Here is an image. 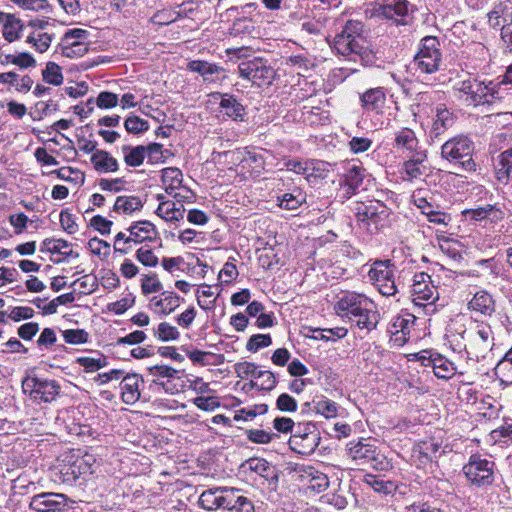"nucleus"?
<instances>
[{"label": "nucleus", "instance_id": "obj_16", "mask_svg": "<svg viewBox=\"0 0 512 512\" xmlns=\"http://www.w3.org/2000/svg\"><path fill=\"white\" fill-rule=\"evenodd\" d=\"M377 11L380 16L396 25H406L413 12V5L408 0H388Z\"/></svg>", "mask_w": 512, "mask_h": 512}, {"label": "nucleus", "instance_id": "obj_4", "mask_svg": "<svg viewBox=\"0 0 512 512\" xmlns=\"http://www.w3.org/2000/svg\"><path fill=\"white\" fill-rule=\"evenodd\" d=\"M199 505L208 511L226 509L231 512H254L253 501L242 490L234 487H217L205 490L199 497Z\"/></svg>", "mask_w": 512, "mask_h": 512}, {"label": "nucleus", "instance_id": "obj_58", "mask_svg": "<svg viewBox=\"0 0 512 512\" xmlns=\"http://www.w3.org/2000/svg\"><path fill=\"white\" fill-rule=\"evenodd\" d=\"M246 463H247L248 468L251 471L257 473L258 475H260L264 478L270 477V473L272 472V467L265 459L251 458Z\"/></svg>", "mask_w": 512, "mask_h": 512}, {"label": "nucleus", "instance_id": "obj_18", "mask_svg": "<svg viewBox=\"0 0 512 512\" xmlns=\"http://www.w3.org/2000/svg\"><path fill=\"white\" fill-rule=\"evenodd\" d=\"M180 300V296L175 292L164 291L160 296L150 299L149 307L157 314L169 315L179 307Z\"/></svg>", "mask_w": 512, "mask_h": 512}, {"label": "nucleus", "instance_id": "obj_63", "mask_svg": "<svg viewBox=\"0 0 512 512\" xmlns=\"http://www.w3.org/2000/svg\"><path fill=\"white\" fill-rule=\"evenodd\" d=\"M372 144V140L368 137H352L348 146L352 153L359 154L368 151Z\"/></svg>", "mask_w": 512, "mask_h": 512}, {"label": "nucleus", "instance_id": "obj_7", "mask_svg": "<svg viewBox=\"0 0 512 512\" xmlns=\"http://www.w3.org/2000/svg\"><path fill=\"white\" fill-rule=\"evenodd\" d=\"M495 463L492 460L474 454L469 457L463 466V473L467 481L476 487H487L493 484L495 479Z\"/></svg>", "mask_w": 512, "mask_h": 512}, {"label": "nucleus", "instance_id": "obj_44", "mask_svg": "<svg viewBox=\"0 0 512 512\" xmlns=\"http://www.w3.org/2000/svg\"><path fill=\"white\" fill-rule=\"evenodd\" d=\"M308 487L316 493H321L329 487V479L326 474L310 469L307 474Z\"/></svg>", "mask_w": 512, "mask_h": 512}, {"label": "nucleus", "instance_id": "obj_12", "mask_svg": "<svg viewBox=\"0 0 512 512\" xmlns=\"http://www.w3.org/2000/svg\"><path fill=\"white\" fill-rule=\"evenodd\" d=\"M23 392L34 401L51 402L60 392V385L55 380L27 376L22 381Z\"/></svg>", "mask_w": 512, "mask_h": 512}, {"label": "nucleus", "instance_id": "obj_46", "mask_svg": "<svg viewBox=\"0 0 512 512\" xmlns=\"http://www.w3.org/2000/svg\"><path fill=\"white\" fill-rule=\"evenodd\" d=\"M23 29V25L19 19L14 15L8 17V20L3 25V37L8 42H13L20 37V31Z\"/></svg>", "mask_w": 512, "mask_h": 512}, {"label": "nucleus", "instance_id": "obj_43", "mask_svg": "<svg viewBox=\"0 0 512 512\" xmlns=\"http://www.w3.org/2000/svg\"><path fill=\"white\" fill-rule=\"evenodd\" d=\"M279 206L287 210H296L305 201L302 192L294 190L292 193H284L277 197Z\"/></svg>", "mask_w": 512, "mask_h": 512}, {"label": "nucleus", "instance_id": "obj_32", "mask_svg": "<svg viewBox=\"0 0 512 512\" xmlns=\"http://www.w3.org/2000/svg\"><path fill=\"white\" fill-rule=\"evenodd\" d=\"M143 208V201L135 195L118 196L115 200L113 211L119 214H132Z\"/></svg>", "mask_w": 512, "mask_h": 512}, {"label": "nucleus", "instance_id": "obj_52", "mask_svg": "<svg viewBox=\"0 0 512 512\" xmlns=\"http://www.w3.org/2000/svg\"><path fill=\"white\" fill-rule=\"evenodd\" d=\"M163 285L155 274H144L141 278V290L144 295L162 291Z\"/></svg>", "mask_w": 512, "mask_h": 512}, {"label": "nucleus", "instance_id": "obj_10", "mask_svg": "<svg viewBox=\"0 0 512 512\" xmlns=\"http://www.w3.org/2000/svg\"><path fill=\"white\" fill-rule=\"evenodd\" d=\"M439 46L436 37L426 36L421 40L420 49L414 57V65L419 72L432 74L439 70L442 60Z\"/></svg>", "mask_w": 512, "mask_h": 512}, {"label": "nucleus", "instance_id": "obj_22", "mask_svg": "<svg viewBox=\"0 0 512 512\" xmlns=\"http://www.w3.org/2000/svg\"><path fill=\"white\" fill-rule=\"evenodd\" d=\"M320 437L317 431H311L304 438L300 435H291L289 446L295 452L302 455H309L315 451L319 445Z\"/></svg>", "mask_w": 512, "mask_h": 512}, {"label": "nucleus", "instance_id": "obj_47", "mask_svg": "<svg viewBox=\"0 0 512 512\" xmlns=\"http://www.w3.org/2000/svg\"><path fill=\"white\" fill-rule=\"evenodd\" d=\"M252 385L259 387L261 390L270 391L276 387L277 378L271 371L259 370L255 381H252Z\"/></svg>", "mask_w": 512, "mask_h": 512}, {"label": "nucleus", "instance_id": "obj_37", "mask_svg": "<svg viewBox=\"0 0 512 512\" xmlns=\"http://www.w3.org/2000/svg\"><path fill=\"white\" fill-rule=\"evenodd\" d=\"M88 32L83 29H72L66 32L65 41L70 44V49L72 53H78L79 55H83L87 51V47L85 43L81 42V39L86 38Z\"/></svg>", "mask_w": 512, "mask_h": 512}, {"label": "nucleus", "instance_id": "obj_61", "mask_svg": "<svg viewBox=\"0 0 512 512\" xmlns=\"http://www.w3.org/2000/svg\"><path fill=\"white\" fill-rule=\"evenodd\" d=\"M235 259L230 257L219 272V278L224 283H231L238 276Z\"/></svg>", "mask_w": 512, "mask_h": 512}, {"label": "nucleus", "instance_id": "obj_5", "mask_svg": "<svg viewBox=\"0 0 512 512\" xmlns=\"http://www.w3.org/2000/svg\"><path fill=\"white\" fill-rule=\"evenodd\" d=\"M497 93L498 90L493 82L484 84L475 78L459 81L453 86L454 97L467 106L476 107L484 104L488 95L495 97Z\"/></svg>", "mask_w": 512, "mask_h": 512}, {"label": "nucleus", "instance_id": "obj_20", "mask_svg": "<svg viewBox=\"0 0 512 512\" xmlns=\"http://www.w3.org/2000/svg\"><path fill=\"white\" fill-rule=\"evenodd\" d=\"M426 366L432 367L434 375L439 379H451L456 373L455 364L439 353H431Z\"/></svg>", "mask_w": 512, "mask_h": 512}, {"label": "nucleus", "instance_id": "obj_27", "mask_svg": "<svg viewBox=\"0 0 512 512\" xmlns=\"http://www.w3.org/2000/svg\"><path fill=\"white\" fill-rule=\"evenodd\" d=\"M41 251L49 252L51 254H59L63 256L64 259L68 257H79V253L73 251L72 244L64 239H45L42 242Z\"/></svg>", "mask_w": 512, "mask_h": 512}, {"label": "nucleus", "instance_id": "obj_60", "mask_svg": "<svg viewBox=\"0 0 512 512\" xmlns=\"http://www.w3.org/2000/svg\"><path fill=\"white\" fill-rule=\"evenodd\" d=\"M237 377L241 379L253 378L255 380L258 374V367L252 362H240L234 366Z\"/></svg>", "mask_w": 512, "mask_h": 512}, {"label": "nucleus", "instance_id": "obj_9", "mask_svg": "<svg viewBox=\"0 0 512 512\" xmlns=\"http://www.w3.org/2000/svg\"><path fill=\"white\" fill-rule=\"evenodd\" d=\"M347 456L356 464L368 465L375 470H383L386 465L385 457L365 439L350 441L347 444Z\"/></svg>", "mask_w": 512, "mask_h": 512}, {"label": "nucleus", "instance_id": "obj_1", "mask_svg": "<svg viewBox=\"0 0 512 512\" xmlns=\"http://www.w3.org/2000/svg\"><path fill=\"white\" fill-rule=\"evenodd\" d=\"M450 346L454 352H465L471 360L485 358L494 345L492 329L483 322H472L468 327L459 326L450 335Z\"/></svg>", "mask_w": 512, "mask_h": 512}, {"label": "nucleus", "instance_id": "obj_51", "mask_svg": "<svg viewBox=\"0 0 512 512\" xmlns=\"http://www.w3.org/2000/svg\"><path fill=\"white\" fill-rule=\"evenodd\" d=\"M12 2L23 10L44 13L51 10L48 0H12Z\"/></svg>", "mask_w": 512, "mask_h": 512}, {"label": "nucleus", "instance_id": "obj_6", "mask_svg": "<svg viewBox=\"0 0 512 512\" xmlns=\"http://www.w3.org/2000/svg\"><path fill=\"white\" fill-rule=\"evenodd\" d=\"M410 294L414 305L422 307L425 314L435 311L434 303L438 299V291L430 275L424 272L414 274Z\"/></svg>", "mask_w": 512, "mask_h": 512}, {"label": "nucleus", "instance_id": "obj_14", "mask_svg": "<svg viewBox=\"0 0 512 512\" xmlns=\"http://www.w3.org/2000/svg\"><path fill=\"white\" fill-rule=\"evenodd\" d=\"M68 501L65 494L42 492L31 497L29 509L35 512H63L67 509Z\"/></svg>", "mask_w": 512, "mask_h": 512}, {"label": "nucleus", "instance_id": "obj_31", "mask_svg": "<svg viewBox=\"0 0 512 512\" xmlns=\"http://www.w3.org/2000/svg\"><path fill=\"white\" fill-rule=\"evenodd\" d=\"M512 173V147L499 155L495 166V175L501 184H508Z\"/></svg>", "mask_w": 512, "mask_h": 512}, {"label": "nucleus", "instance_id": "obj_59", "mask_svg": "<svg viewBox=\"0 0 512 512\" xmlns=\"http://www.w3.org/2000/svg\"><path fill=\"white\" fill-rule=\"evenodd\" d=\"M62 335L68 344L79 345L88 341V333L83 329H67Z\"/></svg>", "mask_w": 512, "mask_h": 512}, {"label": "nucleus", "instance_id": "obj_35", "mask_svg": "<svg viewBox=\"0 0 512 512\" xmlns=\"http://www.w3.org/2000/svg\"><path fill=\"white\" fill-rule=\"evenodd\" d=\"M329 173V163L318 160H310L307 161V167L304 177L309 183H317L319 180L327 178Z\"/></svg>", "mask_w": 512, "mask_h": 512}, {"label": "nucleus", "instance_id": "obj_55", "mask_svg": "<svg viewBox=\"0 0 512 512\" xmlns=\"http://www.w3.org/2000/svg\"><path fill=\"white\" fill-rule=\"evenodd\" d=\"M136 259L146 267H156L158 264V257L147 245L141 246L136 251Z\"/></svg>", "mask_w": 512, "mask_h": 512}, {"label": "nucleus", "instance_id": "obj_21", "mask_svg": "<svg viewBox=\"0 0 512 512\" xmlns=\"http://www.w3.org/2000/svg\"><path fill=\"white\" fill-rule=\"evenodd\" d=\"M127 231L129 232L128 240H132L135 244L152 241L158 234L155 225L147 220L133 223Z\"/></svg>", "mask_w": 512, "mask_h": 512}, {"label": "nucleus", "instance_id": "obj_54", "mask_svg": "<svg viewBox=\"0 0 512 512\" xmlns=\"http://www.w3.org/2000/svg\"><path fill=\"white\" fill-rule=\"evenodd\" d=\"M315 333V339L336 341L337 339L344 338L347 335L348 330L345 327H336L331 329H319L316 330Z\"/></svg>", "mask_w": 512, "mask_h": 512}, {"label": "nucleus", "instance_id": "obj_49", "mask_svg": "<svg viewBox=\"0 0 512 512\" xmlns=\"http://www.w3.org/2000/svg\"><path fill=\"white\" fill-rule=\"evenodd\" d=\"M364 482L370 486L375 492L382 494H391L395 486L391 481H384L383 479L378 478L374 475H365Z\"/></svg>", "mask_w": 512, "mask_h": 512}, {"label": "nucleus", "instance_id": "obj_57", "mask_svg": "<svg viewBox=\"0 0 512 512\" xmlns=\"http://www.w3.org/2000/svg\"><path fill=\"white\" fill-rule=\"evenodd\" d=\"M226 78L225 69L213 63L208 68L207 74L203 75L204 82L216 85H220Z\"/></svg>", "mask_w": 512, "mask_h": 512}, {"label": "nucleus", "instance_id": "obj_3", "mask_svg": "<svg viewBox=\"0 0 512 512\" xmlns=\"http://www.w3.org/2000/svg\"><path fill=\"white\" fill-rule=\"evenodd\" d=\"M363 28L362 22L349 20L341 33L335 36L332 47L337 53L348 56L353 61L368 63L372 58V52L363 35Z\"/></svg>", "mask_w": 512, "mask_h": 512}, {"label": "nucleus", "instance_id": "obj_17", "mask_svg": "<svg viewBox=\"0 0 512 512\" xmlns=\"http://www.w3.org/2000/svg\"><path fill=\"white\" fill-rule=\"evenodd\" d=\"M144 385V379L137 373L123 375L120 388L121 399L127 405H134L141 398V387Z\"/></svg>", "mask_w": 512, "mask_h": 512}, {"label": "nucleus", "instance_id": "obj_8", "mask_svg": "<svg viewBox=\"0 0 512 512\" xmlns=\"http://www.w3.org/2000/svg\"><path fill=\"white\" fill-rule=\"evenodd\" d=\"M473 143L464 136L455 137L446 141L441 147L443 158L454 162L464 170L471 171L475 168L472 160Z\"/></svg>", "mask_w": 512, "mask_h": 512}, {"label": "nucleus", "instance_id": "obj_56", "mask_svg": "<svg viewBox=\"0 0 512 512\" xmlns=\"http://www.w3.org/2000/svg\"><path fill=\"white\" fill-rule=\"evenodd\" d=\"M124 127L128 133L139 134L147 131L149 124L138 116H129L124 122Z\"/></svg>", "mask_w": 512, "mask_h": 512}, {"label": "nucleus", "instance_id": "obj_40", "mask_svg": "<svg viewBox=\"0 0 512 512\" xmlns=\"http://www.w3.org/2000/svg\"><path fill=\"white\" fill-rule=\"evenodd\" d=\"M122 151L124 152V161L128 166L138 167L144 162L146 156L145 146L139 145L133 148L123 146Z\"/></svg>", "mask_w": 512, "mask_h": 512}, {"label": "nucleus", "instance_id": "obj_38", "mask_svg": "<svg viewBox=\"0 0 512 512\" xmlns=\"http://www.w3.org/2000/svg\"><path fill=\"white\" fill-rule=\"evenodd\" d=\"M339 405L333 400L322 397L314 402V411L326 419L338 416Z\"/></svg>", "mask_w": 512, "mask_h": 512}, {"label": "nucleus", "instance_id": "obj_2", "mask_svg": "<svg viewBox=\"0 0 512 512\" xmlns=\"http://www.w3.org/2000/svg\"><path fill=\"white\" fill-rule=\"evenodd\" d=\"M334 309L338 316L347 319L359 329L371 331L379 322L374 302L364 294L344 292L339 296Z\"/></svg>", "mask_w": 512, "mask_h": 512}, {"label": "nucleus", "instance_id": "obj_42", "mask_svg": "<svg viewBox=\"0 0 512 512\" xmlns=\"http://www.w3.org/2000/svg\"><path fill=\"white\" fill-rule=\"evenodd\" d=\"M363 178V169L359 166L353 165L344 174L343 185L348 188L349 192H354L362 184Z\"/></svg>", "mask_w": 512, "mask_h": 512}, {"label": "nucleus", "instance_id": "obj_25", "mask_svg": "<svg viewBox=\"0 0 512 512\" xmlns=\"http://www.w3.org/2000/svg\"><path fill=\"white\" fill-rule=\"evenodd\" d=\"M220 96V109L228 117L236 121H242L245 116L244 106L233 95L215 93Z\"/></svg>", "mask_w": 512, "mask_h": 512}, {"label": "nucleus", "instance_id": "obj_62", "mask_svg": "<svg viewBox=\"0 0 512 512\" xmlns=\"http://www.w3.org/2000/svg\"><path fill=\"white\" fill-rule=\"evenodd\" d=\"M357 218L358 221L366 223L367 226H370L371 224L376 225L378 218L376 207L370 205L359 208L357 212Z\"/></svg>", "mask_w": 512, "mask_h": 512}, {"label": "nucleus", "instance_id": "obj_39", "mask_svg": "<svg viewBox=\"0 0 512 512\" xmlns=\"http://www.w3.org/2000/svg\"><path fill=\"white\" fill-rule=\"evenodd\" d=\"M495 373L502 383L512 384V347L497 364Z\"/></svg>", "mask_w": 512, "mask_h": 512}, {"label": "nucleus", "instance_id": "obj_34", "mask_svg": "<svg viewBox=\"0 0 512 512\" xmlns=\"http://www.w3.org/2000/svg\"><path fill=\"white\" fill-rule=\"evenodd\" d=\"M162 183L165 189V192L169 194H173L174 191L181 189L183 182V174L182 171L176 167H167L162 170Z\"/></svg>", "mask_w": 512, "mask_h": 512}, {"label": "nucleus", "instance_id": "obj_13", "mask_svg": "<svg viewBox=\"0 0 512 512\" xmlns=\"http://www.w3.org/2000/svg\"><path fill=\"white\" fill-rule=\"evenodd\" d=\"M238 70L243 79L259 87L270 85L275 77V70L261 58L240 63Z\"/></svg>", "mask_w": 512, "mask_h": 512}, {"label": "nucleus", "instance_id": "obj_64", "mask_svg": "<svg viewBox=\"0 0 512 512\" xmlns=\"http://www.w3.org/2000/svg\"><path fill=\"white\" fill-rule=\"evenodd\" d=\"M491 438L495 442L509 444L512 443V424L501 426L491 432Z\"/></svg>", "mask_w": 512, "mask_h": 512}, {"label": "nucleus", "instance_id": "obj_50", "mask_svg": "<svg viewBox=\"0 0 512 512\" xmlns=\"http://www.w3.org/2000/svg\"><path fill=\"white\" fill-rule=\"evenodd\" d=\"M52 41L51 35L46 32H35L27 37L26 42L31 44L36 51L43 53L48 50Z\"/></svg>", "mask_w": 512, "mask_h": 512}, {"label": "nucleus", "instance_id": "obj_41", "mask_svg": "<svg viewBox=\"0 0 512 512\" xmlns=\"http://www.w3.org/2000/svg\"><path fill=\"white\" fill-rule=\"evenodd\" d=\"M153 336L162 342L175 341L179 339L180 332L177 327L168 322H161L153 329Z\"/></svg>", "mask_w": 512, "mask_h": 512}, {"label": "nucleus", "instance_id": "obj_33", "mask_svg": "<svg viewBox=\"0 0 512 512\" xmlns=\"http://www.w3.org/2000/svg\"><path fill=\"white\" fill-rule=\"evenodd\" d=\"M488 24L493 29H501L507 24L508 19H512V9L507 5L499 3L487 14Z\"/></svg>", "mask_w": 512, "mask_h": 512}, {"label": "nucleus", "instance_id": "obj_28", "mask_svg": "<svg viewBox=\"0 0 512 512\" xmlns=\"http://www.w3.org/2000/svg\"><path fill=\"white\" fill-rule=\"evenodd\" d=\"M468 307L472 311L490 316L495 311V301L488 292L478 291L470 300Z\"/></svg>", "mask_w": 512, "mask_h": 512}, {"label": "nucleus", "instance_id": "obj_53", "mask_svg": "<svg viewBox=\"0 0 512 512\" xmlns=\"http://www.w3.org/2000/svg\"><path fill=\"white\" fill-rule=\"evenodd\" d=\"M271 344L272 338L269 334H255L248 339L246 349L255 353L262 348L270 346Z\"/></svg>", "mask_w": 512, "mask_h": 512}, {"label": "nucleus", "instance_id": "obj_36", "mask_svg": "<svg viewBox=\"0 0 512 512\" xmlns=\"http://www.w3.org/2000/svg\"><path fill=\"white\" fill-rule=\"evenodd\" d=\"M454 123L452 113L442 105L436 108V117L432 125V132L435 136L443 134Z\"/></svg>", "mask_w": 512, "mask_h": 512}, {"label": "nucleus", "instance_id": "obj_23", "mask_svg": "<svg viewBox=\"0 0 512 512\" xmlns=\"http://www.w3.org/2000/svg\"><path fill=\"white\" fill-rule=\"evenodd\" d=\"M426 158L425 152H416V155L405 161L402 167L403 179L407 181L419 179L424 174L425 166H423V162Z\"/></svg>", "mask_w": 512, "mask_h": 512}, {"label": "nucleus", "instance_id": "obj_30", "mask_svg": "<svg viewBox=\"0 0 512 512\" xmlns=\"http://www.w3.org/2000/svg\"><path fill=\"white\" fill-rule=\"evenodd\" d=\"M416 317L412 314H405L396 317L393 321L392 333L396 336V341H402L403 343L408 340L407 336L410 335L411 329L414 326Z\"/></svg>", "mask_w": 512, "mask_h": 512}, {"label": "nucleus", "instance_id": "obj_11", "mask_svg": "<svg viewBox=\"0 0 512 512\" xmlns=\"http://www.w3.org/2000/svg\"><path fill=\"white\" fill-rule=\"evenodd\" d=\"M395 270V265L390 260H378L368 272L369 279L384 296H394L398 292Z\"/></svg>", "mask_w": 512, "mask_h": 512}, {"label": "nucleus", "instance_id": "obj_48", "mask_svg": "<svg viewBox=\"0 0 512 512\" xmlns=\"http://www.w3.org/2000/svg\"><path fill=\"white\" fill-rule=\"evenodd\" d=\"M42 77L45 82L54 86H59L63 83L61 67L55 62H48L46 64V68L42 71Z\"/></svg>", "mask_w": 512, "mask_h": 512}, {"label": "nucleus", "instance_id": "obj_29", "mask_svg": "<svg viewBox=\"0 0 512 512\" xmlns=\"http://www.w3.org/2000/svg\"><path fill=\"white\" fill-rule=\"evenodd\" d=\"M155 213L167 222H178L184 218L185 208L183 204L177 206L173 201H162Z\"/></svg>", "mask_w": 512, "mask_h": 512}, {"label": "nucleus", "instance_id": "obj_15", "mask_svg": "<svg viewBox=\"0 0 512 512\" xmlns=\"http://www.w3.org/2000/svg\"><path fill=\"white\" fill-rule=\"evenodd\" d=\"M462 214L467 221L479 222L484 228L493 227L505 217V213L500 207L491 204L466 209Z\"/></svg>", "mask_w": 512, "mask_h": 512}, {"label": "nucleus", "instance_id": "obj_24", "mask_svg": "<svg viewBox=\"0 0 512 512\" xmlns=\"http://www.w3.org/2000/svg\"><path fill=\"white\" fill-rule=\"evenodd\" d=\"M394 147L398 150H406L414 155H416V152H421L418 150L419 141L415 132L406 127L395 133Z\"/></svg>", "mask_w": 512, "mask_h": 512}, {"label": "nucleus", "instance_id": "obj_45", "mask_svg": "<svg viewBox=\"0 0 512 512\" xmlns=\"http://www.w3.org/2000/svg\"><path fill=\"white\" fill-rule=\"evenodd\" d=\"M76 363L84 368L85 372L92 373L107 365L106 358L103 355L98 357L81 356L76 358Z\"/></svg>", "mask_w": 512, "mask_h": 512}, {"label": "nucleus", "instance_id": "obj_19", "mask_svg": "<svg viewBox=\"0 0 512 512\" xmlns=\"http://www.w3.org/2000/svg\"><path fill=\"white\" fill-rule=\"evenodd\" d=\"M361 107L368 112L381 114L386 104V94L382 87L370 88L360 94Z\"/></svg>", "mask_w": 512, "mask_h": 512}, {"label": "nucleus", "instance_id": "obj_26", "mask_svg": "<svg viewBox=\"0 0 512 512\" xmlns=\"http://www.w3.org/2000/svg\"><path fill=\"white\" fill-rule=\"evenodd\" d=\"M94 169L99 173L116 172L119 164L116 158L105 150L95 151L90 158Z\"/></svg>", "mask_w": 512, "mask_h": 512}]
</instances>
